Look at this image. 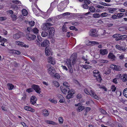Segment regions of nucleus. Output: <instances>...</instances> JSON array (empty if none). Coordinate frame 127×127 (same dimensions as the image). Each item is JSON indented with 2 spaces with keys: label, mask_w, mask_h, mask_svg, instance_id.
I'll list each match as a JSON object with an SVG mask.
<instances>
[{
  "label": "nucleus",
  "mask_w": 127,
  "mask_h": 127,
  "mask_svg": "<svg viewBox=\"0 0 127 127\" xmlns=\"http://www.w3.org/2000/svg\"><path fill=\"white\" fill-rule=\"evenodd\" d=\"M100 53L101 55H105L108 53L107 50L106 49H101L100 50Z\"/></svg>",
  "instance_id": "ddd939ff"
},
{
  "label": "nucleus",
  "mask_w": 127,
  "mask_h": 127,
  "mask_svg": "<svg viewBox=\"0 0 127 127\" xmlns=\"http://www.w3.org/2000/svg\"><path fill=\"white\" fill-rule=\"evenodd\" d=\"M34 97H31L30 99V102L31 104H34L36 103V99L33 100L32 99H34Z\"/></svg>",
  "instance_id": "2f4dec72"
},
{
  "label": "nucleus",
  "mask_w": 127,
  "mask_h": 127,
  "mask_svg": "<svg viewBox=\"0 0 127 127\" xmlns=\"http://www.w3.org/2000/svg\"><path fill=\"white\" fill-rule=\"evenodd\" d=\"M42 112V115L45 117L48 116L49 114V112L46 109L43 110Z\"/></svg>",
  "instance_id": "f3484780"
},
{
  "label": "nucleus",
  "mask_w": 127,
  "mask_h": 127,
  "mask_svg": "<svg viewBox=\"0 0 127 127\" xmlns=\"http://www.w3.org/2000/svg\"><path fill=\"white\" fill-rule=\"evenodd\" d=\"M23 34V33L21 32L16 33L13 35V37L14 39H17L20 38Z\"/></svg>",
  "instance_id": "9d476101"
},
{
  "label": "nucleus",
  "mask_w": 127,
  "mask_h": 127,
  "mask_svg": "<svg viewBox=\"0 0 127 127\" xmlns=\"http://www.w3.org/2000/svg\"><path fill=\"white\" fill-rule=\"evenodd\" d=\"M84 2L85 3L88 4H89L91 2V1L90 0H84Z\"/></svg>",
  "instance_id": "4d7b16f0"
},
{
  "label": "nucleus",
  "mask_w": 127,
  "mask_h": 127,
  "mask_svg": "<svg viewBox=\"0 0 127 127\" xmlns=\"http://www.w3.org/2000/svg\"><path fill=\"white\" fill-rule=\"evenodd\" d=\"M127 37V36L126 35H121L120 36V40H124Z\"/></svg>",
  "instance_id": "7c9ffc66"
},
{
  "label": "nucleus",
  "mask_w": 127,
  "mask_h": 127,
  "mask_svg": "<svg viewBox=\"0 0 127 127\" xmlns=\"http://www.w3.org/2000/svg\"><path fill=\"white\" fill-rule=\"evenodd\" d=\"M63 85L64 86L66 87H68L69 86V85L68 83L66 82H64L63 83Z\"/></svg>",
  "instance_id": "0e129e2a"
},
{
  "label": "nucleus",
  "mask_w": 127,
  "mask_h": 127,
  "mask_svg": "<svg viewBox=\"0 0 127 127\" xmlns=\"http://www.w3.org/2000/svg\"><path fill=\"white\" fill-rule=\"evenodd\" d=\"M59 123L60 124H62L64 121V120L63 118L61 117H60L59 118Z\"/></svg>",
  "instance_id": "8fccbe9b"
},
{
  "label": "nucleus",
  "mask_w": 127,
  "mask_h": 127,
  "mask_svg": "<svg viewBox=\"0 0 127 127\" xmlns=\"http://www.w3.org/2000/svg\"><path fill=\"white\" fill-rule=\"evenodd\" d=\"M124 95L127 98V88L125 89L123 92Z\"/></svg>",
  "instance_id": "ea45409f"
},
{
  "label": "nucleus",
  "mask_w": 127,
  "mask_h": 127,
  "mask_svg": "<svg viewBox=\"0 0 127 127\" xmlns=\"http://www.w3.org/2000/svg\"><path fill=\"white\" fill-rule=\"evenodd\" d=\"M14 51V52H13V53H14V54L17 55H19L21 54L20 52L19 51L15 50V51Z\"/></svg>",
  "instance_id": "e2e57ef3"
},
{
  "label": "nucleus",
  "mask_w": 127,
  "mask_h": 127,
  "mask_svg": "<svg viewBox=\"0 0 127 127\" xmlns=\"http://www.w3.org/2000/svg\"><path fill=\"white\" fill-rule=\"evenodd\" d=\"M6 19V18L5 17H0V21H3L5 20Z\"/></svg>",
  "instance_id": "338daca9"
},
{
  "label": "nucleus",
  "mask_w": 127,
  "mask_h": 127,
  "mask_svg": "<svg viewBox=\"0 0 127 127\" xmlns=\"http://www.w3.org/2000/svg\"><path fill=\"white\" fill-rule=\"evenodd\" d=\"M49 63L54 65L55 64V61L54 59L52 57H49L48 60Z\"/></svg>",
  "instance_id": "dca6fc26"
},
{
  "label": "nucleus",
  "mask_w": 127,
  "mask_h": 127,
  "mask_svg": "<svg viewBox=\"0 0 127 127\" xmlns=\"http://www.w3.org/2000/svg\"><path fill=\"white\" fill-rule=\"evenodd\" d=\"M49 41L47 39L44 40L41 43V46L42 47H45L46 46L49 45Z\"/></svg>",
  "instance_id": "f8f14e48"
},
{
  "label": "nucleus",
  "mask_w": 127,
  "mask_h": 127,
  "mask_svg": "<svg viewBox=\"0 0 127 127\" xmlns=\"http://www.w3.org/2000/svg\"><path fill=\"white\" fill-rule=\"evenodd\" d=\"M100 111L101 112L102 114H106V112L104 110L102 109H100Z\"/></svg>",
  "instance_id": "774afa93"
},
{
  "label": "nucleus",
  "mask_w": 127,
  "mask_h": 127,
  "mask_svg": "<svg viewBox=\"0 0 127 127\" xmlns=\"http://www.w3.org/2000/svg\"><path fill=\"white\" fill-rule=\"evenodd\" d=\"M119 58L120 60H122L125 58L124 55L123 54H121L119 56Z\"/></svg>",
  "instance_id": "052dcab7"
},
{
  "label": "nucleus",
  "mask_w": 127,
  "mask_h": 127,
  "mask_svg": "<svg viewBox=\"0 0 127 127\" xmlns=\"http://www.w3.org/2000/svg\"><path fill=\"white\" fill-rule=\"evenodd\" d=\"M87 55L86 53H85L84 54V55H83L82 58V59L84 61H86L88 60Z\"/></svg>",
  "instance_id": "bb28decb"
},
{
  "label": "nucleus",
  "mask_w": 127,
  "mask_h": 127,
  "mask_svg": "<svg viewBox=\"0 0 127 127\" xmlns=\"http://www.w3.org/2000/svg\"><path fill=\"white\" fill-rule=\"evenodd\" d=\"M115 47L116 49L120 51H124L126 50V49L124 47L121 46L119 45H116L115 46Z\"/></svg>",
  "instance_id": "2eb2a0df"
},
{
  "label": "nucleus",
  "mask_w": 127,
  "mask_h": 127,
  "mask_svg": "<svg viewBox=\"0 0 127 127\" xmlns=\"http://www.w3.org/2000/svg\"><path fill=\"white\" fill-rule=\"evenodd\" d=\"M121 80L123 82H126L127 80V74L123 75L121 77Z\"/></svg>",
  "instance_id": "6ab92c4d"
},
{
  "label": "nucleus",
  "mask_w": 127,
  "mask_h": 127,
  "mask_svg": "<svg viewBox=\"0 0 127 127\" xmlns=\"http://www.w3.org/2000/svg\"><path fill=\"white\" fill-rule=\"evenodd\" d=\"M93 75L95 77H97L99 78L100 81H101V79L100 75L99 74V72L97 70H94L93 71Z\"/></svg>",
  "instance_id": "9b49d317"
},
{
  "label": "nucleus",
  "mask_w": 127,
  "mask_h": 127,
  "mask_svg": "<svg viewBox=\"0 0 127 127\" xmlns=\"http://www.w3.org/2000/svg\"><path fill=\"white\" fill-rule=\"evenodd\" d=\"M48 33L47 32L43 31L41 32V35L43 37H45L48 35Z\"/></svg>",
  "instance_id": "cd10ccee"
},
{
  "label": "nucleus",
  "mask_w": 127,
  "mask_h": 127,
  "mask_svg": "<svg viewBox=\"0 0 127 127\" xmlns=\"http://www.w3.org/2000/svg\"><path fill=\"white\" fill-rule=\"evenodd\" d=\"M57 97L59 98V99H64L63 96L61 95L58 94L57 95Z\"/></svg>",
  "instance_id": "5fc2aeb1"
},
{
  "label": "nucleus",
  "mask_w": 127,
  "mask_h": 127,
  "mask_svg": "<svg viewBox=\"0 0 127 127\" xmlns=\"http://www.w3.org/2000/svg\"><path fill=\"white\" fill-rule=\"evenodd\" d=\"M38 30L37 28H35L32 29L30 27H28L27 29L25 31V32L29 34L31 32H33L34 33L37 34L38 33Z\"/></svg>",
  "instance_id": "f257e3e1"
},
{
  "label": "nucleus",
  "mask_w": 127,
  "mask_h": 127,
  "mask_svg": "<svg viewBox=\"0 0 127 127\" xmlns=\"http://www.w3.org/2000/svg\"><path fill=\"white\" fill-rule=\"evenodd\" d=\"M36 44L39 46H41V43H42V40L40 37H37V39L36 40Z\"/></svg>",
  "instance_id": "4468645a"
},
{
  "label": "nucleus",
  "mask_w": 127,
  "mask_h": 127,
  "mask_svg": "<svg viewBox=\"0 0 127 127\" xmlns=\"http://www.w3.org/2000/svg\"><path fill=\"white\" fill-rule=\"evenodd\" d=\"M70 30H75L76 31H78V29H77L75 28V27L74 26H71L69 27Z\"/></svg>",
  "instance_id": "a18cd8bd"
},
{
  "label": "nucleus",
  "mask_w": 127,
  "mask_h": 127,
  "mask_svg": "<svg viewBox=\"0 0 127 127\" xmlns=\"http://www.w3.org/2000/svg\"><path fill=\"white\" fill-rule=\"evenodd\" d=\"M45 122L47 124H52L54 125L55 124V123L54 122L52 121L46 120L45 121Z\"/></svg>",
  "instance_id": "603ef678"
},
{
  "label": "nucleus",
  "mask_w": 127,
  "mask_h": 127,
  "mask_svg": "<svg viewBox=\"0 0 127 127\" xmlns=\"http://www.w3.org/2000/svg\"><path fill=\"white\" fill-rule=\"evenodd\" d=\"M84 109V106H79L78 107V109L79 110L82 111V110Z\"/></svg>",
  "instance_id": "680f3d73"
},
{
  "label": "nucleus",
  "mask_w": 127,
  "mask_h": 127,
  "mask_svg": "<svg viewBox=\"0 0 127 127\" xmlns=\"http://www.w3.org/2000/svg\"><path fill=\"white\" fill-rule=\"evenodd\" d=\"M62 30L63 32H66L67 31V30L66 26L65 25H64L62 28Z\"/></svg>",
  "instance_id": "49530a36"
},
{
  "label": "nucleus",
  "mask_w": 127,
  "mask_h": 127,
  "mask_svg": "<svg viewBox=\"0 0 127 127\" xmlns=\"http://www.w3.org/2000/svg\"><path fill=\"white\" fill-rule=\"evenodd\" d=\"M90 11L92 12H93L95 11V9L94 7L93 6H91L89 7Z\"/></svg>",
  "instance_id": "4c0bfd02"
},
{
  "label": "nucleus",
  "mask_w": 127,
  "mask_h": 127,
  "mask_svg": "<svg viewBox=\"0 0 127 127\" xmlns=\"http://www.w3.org/2000/svg\"><path fill=\"white\" fill-rule=\"evenodd\" d=\"M93 16L95 18H98L100 17V15L99 14L95 13L93 15Z\"/></svg>",
  "instance_id": "09e8293b"
},
{
  "label": "nucleus",
  "mask_w": 127,
  "mask_h": 127,
  "mask_svg": "<svg viewBox=\"0 0 127 127\" xmlns=\"http://www.w3.org/2000/svg\"><path fill=\"white\" fill-rule=\"evenodd\" d=\"M49 24H50V22H47L44 23V25H43V29L45 31L48 30L46 27H47V26H48V25H49Z\"/></svg>",
  "instance_id": "a878e982"
},
{
  "label": "nucleus",
  "mask_w": 127,
  "mask_h": 127,
  "mask_svg": "<svg viewBox=\"0 0 127 127\" xmlns=\"http://www.w3.org/2000/svg\"><path fill=\"white\" fill-rule=\"evenodd\" d=\"M22 12L23 15L24 16L27 15L28 14L27 11L25 9H23L22 10Z\"/></svg>",
  "instance_id": "c756f323"
},
{
  "label": "nucleus",
  "mask_w": 127,
  "mask_h": 127,
  "mask_svg": "<svg viewBox=\"0 0 127 127\" xmlns=\"http://www.w3.org/2000/svg\"><path fill=\"white\" fill-rule=\"evenodd\" d=\"M111 90L112 92H114L116 90V88L114 85H112L111 87Z\"/></svg>",
  "instance_id": "6e6d98bb"
},
{
  "label": "nucleus",
  "mask_w": 127,
  "mask_h": 127,
  "mask_svg": "<svg viewBox=\"0 0 127 127\" xmlns=\"http://www.w3.org/2000/svg\"><path fill=\"white\" fill-rule=\"evenodd\" d=\"M124 15V14L123 13H118L117 15V16L118 17L121 18Z\"/></svg>",
  "instance_id": "864d4df0"
},
{
  "label": "nucleus",
  "mask_w": 127,
  "mask_h": 127,
  "mask_svg": "<svg viewBox=\"0 0 127 127\" xmlns=\"http://www.w3.org/2000/svg\"><path fill=\"white\" fill-rule=\"evenodd\" d=\"M15 44L17 45L21 46H22L24 44V43L18 41H16Z\"/></svg>",
  "instance_id": "e433bc0d"
},
{
  "label": "nucleus",
  "mask_w": 127,
  "mask_h": 127,
  "mask_svg": "<svg viewBox=\"0 0 127 127\" xmlns=\"http://www.w3.org/2000/svg\"><path fill=\"white\" fill-rule=\"evenodd\" d=\"M24 109L26 110L31 111L32 112H34L35 111V110L34 109L31 107H29L28 106L25 107Z\"/></svg>",
  "instance_id": "412c9836"
},
{
  "label": "nucleus",
  "mask_w": 127,
  "mask_h": 127,
  "mask_svg": "<svg viewBox=\"0 0 127 127\" xmlns=\"http://www.w3.org/2000/svg\"><path fill=\"white\" fill-rule=\"evenodd\" d=\"M45 52L46 55L48 56L52 54L51 51L49 49L48 47L47 46L46 47Z\"/></svg>",
  "instance_id": "a211bd4d"
},
{
  "label": "nucleus",
  "mask_w": 127,
  "mask_h": 127,
  "mask_svg": "<svg viewBox=\"0 0 127 127\" xmlns=\"http://www.w3.org/2000/svg\"><path fill=\"white\" fill-rule=\"evenodd\" d=\"M13 20H15L16 19L17 16L16 15L12 14L11 15Z\"/></svg>",
  "instance_id": "3c124183"
},
{
  "label": "nucleus",
  "mask_w": 127,
  "mask_h": 127,
  "mask_svg": "<svg viewBox=\"0 0 127 127\" xmlns=\"http://www.w3.org/2000/svg\"><path fill=\"white\" fill-rule=\"evenodd\" d=\"M7 85L8 87V88L9 90H12L14 87V86L12 84L8 83Z\"/></svg>",
  "instance_id": "b1692460"
},
{
  "label": "nucleus",
  "mask_w": 127,
  "mask_h": 127,
  "mask_svg": "<svg viewBox=\"0 0 127 127\" xmlns=\"http://www.w3.org/2000/svg\"><path fill=\"white\" fill-rule=\"evenodd\" d=\"M120 34H115L113 35V37L114 38H116V40L118 41L120 40Z\"/></svg>",
  "instance_id": "393cba45"
},
{
  "label": "nucleus",
  "mask_w": 127,
  "mask_h": 127,
  "mask_svg": "<svg viewBox=\"0 0 127 127\" xmlns=\"http://www.w3.org/2000/svg\"><path fill=\"white\" fill-rule=\"evenodd\" d=\"M74 56H73V54L71 56V58H72V63L73 65L74 64L76 63V60L77 59V57L75 55H74Z\"/></svg>",
  "instance_id": "5701e85b"
},
{
  "label": "nucleus",
  "mask_w": 127,
  "mask_h": 127,
  "mask_svg": "<svg viewBox=\"0 0 127 127\" xmlns=\"http://www.w3.org/2000/svg\"><path fill=\"white\" fill-rule=\"evenodd\" d=\"M32 88H30L29 89H27L26 90V91L27 92H28L29 93H30V92H32L33 90L32 89Z\"/></svg>",
  "instance_id": "bf43d9fd"
},
{
  "label": "nucleus",
  "mask_w": 127,
  "mask_h": 127,
  "mask_svg": "<svg viewBox=\"0 0 127 127\" xmlns=\"http://www.w3.org/2000/svg\"><path fill=\"white\" fill-rule=\"evenodd\" d=\"M121 69V68L120 66H119L115 65V70L117 71H120Z\"/></svg>",
  "instance_id": "58836bf2"
},
{
  "label": "nucleus",
  "mask_w": 127,
  "mask_h": 127,
  "mask_svg": "<svg viewBox=\"0 0 127 127\" xmlns=\"http://www.w3.org/2000/svg\"><path fill=\"white\" fill-rule=\"evenodd\" d=\"M69 88L68 87H66L65 88H61V90L62 92L64 94H66L67 91H68Z\"/></svg>",
  "instance_id": "aec40b11"
},
{
  "label": "nucleus",
  "mask_w": 127,
  "mask_h": 127,
  "mask_svg": "<svg viewBox=\"0 0 127 127\" xmlns=\"http://www.w3.org/2000/svg\"><path fill=\"white\" fill-rule=\"evenodd\" d=\"M49 30L50 31L48 36L49 38H52L54 35L55 30L54 28L53 27H52Z\"/></svg>",
  "instance_id": "1a4fd4ad"
},
{
  "label": "nucleus",
  "mask_w": 127,
  "mask_h": 127,
  "mask_svg": "<svg viewBox=\"0 0 127 127\" xmlns=\"http://www.w3.org/2000/svg\"><path fill=\"white\" fill-rule=\"evenodd\" d=\"M90 90L89 91V95H90L92 97L96 99H98L99 98V97L95 94L94 91L91 89L90 88Z\"/></svg>",
  "instance_id": "20e7f679"
},
{
  "label": "nucleus",
  "mask_w": 127,
  "mask_h": 127,
  "mask_svg": "<svg viewBox=\"0 0 127 127\" xmlns=\"http://www.w3.org/2000/svg\"><path fill=\"white\" fill-rule=\"evenodd\" d=\"M108 14L106 12H104L102 13L100 15V16L101 17H106L108 16Z\"/></svg>",
  "instance_id": "a19ab883"
},
{
  "label": "nucleus",
  "mask_w": 127,
  "mask_h": 127,
  "mask_svg": "<svg viewBox=\"0 0 127 127\" xmlns=\"http://www.w3.org/2000/svg\"><path fill=\"white\" fill-rule=\"evenodd\" d=\"M53 85L57 87H58L59 86V84L58 82L56 81H54L53 82Z\"/></svg>",
  "instance_id": "c9c22d12"
},
{
  "label": "nucleus",
  "mask_w": 127,
  "mask_h": 127,
  "mask_svg": "<svg viewBox=\"0 0 127 127\" xmlns=\"http://www.w3.org/2000/svg\"><path fill=\"white\" fill-rule=\"evenodd\" d=\"M66 63L67 65L68 68L71 67H72L71 66V62L69 59L67 60V61L66 62Z\"/></svg>",
  "instance_id": "c85d7f7f"
},
{
  "label": "nucleus",
  "mask_w": 127,
  "mask_h": 127,
  "mask_svg": "<svg viewBox=\"0 0 127 127\" xmlns=\"http://www.w3.org/2000/svg\"><path fill=\"white\" fill-rule=\"evenodd\" d=\"M32 87L37 93L40 94L41 93V89L39 86L34 84L32 85Z\"/></svg>",
  "instance_id": "7ed1b4c3"
},
{
  "label": "nucleus",
  "mask_w": 127,
  "mask_h": 127,
  "mask_svg": "<svg viewBox=\"0 0 127 127\" xmlns=\"http://www.w3.org/2000/svg\"><path fill=\"white\" fill-rule=\"evenodd\" d=\"M118 30L120 31H125L127 30V27H121L119 28Z\"/></svg>",
  "instance_id": "473e14b6"
},
{
  "label": "nucleus",
  "mask_w": 127,
  "mask_h": 127,
  "mask_svg": "<svg viewBox=\"0 0 127 127\" xmlns=\"http://www.w3.org/2000/svg\"><path fill=\"white\" fill-rule=\"evenodd\" d=\"M108 57L110 59L113 61L115 58V56L112 53H110L108 55Z\"/></svg>",
  "instance_id": "4be33fe9"
},
{
  "label": "nucleus",
  "mask_w": 127,
  "mask_h": 127,
  "mask_svg": "<svg viewBox=\"0 0 127 127\" xmlns=\"http://www.w3.org/2000/svg\"><path fill=\"white\" fill-rule=\"evenodd\" d=\"M47 66L50 67L48 69V73L51 75H53V74H54L55 73V70L54 69H53V67L51 66L50 64H48Z\"/></svg>",
  "instance_id": "423d86ee"
},
{
  "label": "nucleus",
  "mask_w": 127,
  "mask_h": 127,
  "mask_svg": "<svg viewBox=\"0 0 127 127\" xmlns=\"http://www.w3.org/2000/svg\"><path fill=\"white\" fill-rule=\"evenodd\" d=\"M26 36L28 40H33L36 38V36L34 35L27 33Z\"/></svg>",
  "instance_id": "39448f33"
},
{
  "label": "nucleus",
  "mask_w": 127,
  "mask_h": 127,
  "mask_svg": "<svg viewBox=\"0 0 127 127\" xmlns=\"http://www.w3.org/2000/svg\"><path fill=\"white\" fill-rule=\"evenodd\" d=\"M29 24L31 27L35 25V22L33 21H31L29 22Z\"/></svg>",
  "instance_id": "37998d69"
},
{
  "label": "nucleus",
  "mask_w": 127,
  "mask_h": 127,
  "mask_svg": "<svg viewBox=\"0 0 127 127\" xmlns=\"http://www.w3.org/2000/svg\"><path fill=\"white\" fill-rule=\"evenodd\" d=\"M87 4L85 3L82 5V7L84 9H87L89 8V6Z\"/></svg>",
  "instance_id": "79ce46f5"
},
{
  "label": "nucleus",
  "mask_w": 127,
  "mask_h": 127,
  "mask_svg": "<svg viewBox=\"0 0 127 127\" xmlns=\"http://www.w3.org/2000/svg\"><path fill=\"white\" fill-rule=\"evenodd\" d=\"M54 76V77L58 79L60 78V75L57 73H55Z\"/></svg>",
  "instance_id": "13d9d810"
},
{
  "label": "nucleus",
  "mask_w": 127,
  "mask_h": 127,
  "mask_svg": "<svg viewBox=\"0 0 127 127\" xmlns=\"http://www.w3.org/2000/svg\"><path fill=\"white\" fill-rule=\"evenodd\" d=\"M96 30L95 29H92L89 32L90 35L93 36H97V33Z\"/></svg>",
  "instance_id": "0eeeda50"
},
{
  "label": "nucleus",
  "mask_w": 127,
  "mask_h": 127,
  "mask_svg": "<svg viewBox=\"0 0 127 127\" xmlns=\"http://www.w3.org/2000/svg\"><path fill=\"white\" fill-rule=\"evenodd\" d=\"M82 66H83L82 67L83 68H84L86 69L88 68H90L91 67V66L90 65L87 64L84 65H83Z\"/></svg>",
  "instance_id": "c03bdc74"
},
{
  "label": "nucleus",
  "mask_w": 127,
  "mask_h": 127,
  "mask_svg": "<svg viewBox=\"0 0 127 127\" xmlns=\"http://www.w3.org/2000/svg\"><path fill=\"white\" fill-rule=\"evenodd\" d=\"M68 94L66 97L67 99H69L72 97L73 95L74 94V91L73 90H68Z\"/></svg>",
  "instance_id": "6e6552de"
},
{
  "label": "nucleus",
  "mask_w": 127,
  "mask_h": 127,
  "mask_svg": "<svg viewBox=\"0 0 127 127\" xmlns=\"http://www.w3.org/2000/svg\"><path fill=\"white\" fill-rule=\"evenodd\" d=\"M6 39H4L3 38H1V36H0V43L1 41H6Z\"/></svg>",
  "instance_id": "69168bd1"
},
{
  "label": "nucleus",
  "mask_w": 127,
  "mask_h": 127,
  "mask_svg": "<svg viewBox=\"0 0 127 127\" xmlns=\"http://www.w3.org/2000/svg\"><path fill=\"white\" fill-rule=\"evenodd\" d=\"M90 43H91V44L92 46L98 45L99 44L98 42L96 41H90Z\"/></svg>",
  "instance_id": "f704fd0d"
},
{
  "label": "nucleus",
  "mask_w": 127,
  "mask_h": 127,
  "mask_svg": "<svg viewBox=\"0 0 127 127\" xmlns=\"http://www.w3.org/2000/svg\"><path fill=\"white\" fill-rule=\"evenodd\" d=\"M65 1L61 2L58 5L57 7L59 11H62L64 10L66 7V4H65Z\"/></svg>",
  "instance_id": "f03ea898"
},
{
  "label": "nucleus",
  "mask_w": 127,
  "mask_h": 127,
  "mask_svg": "<svg viewBox=\"0 0 127 127\" xmlns=\"http://www.w3.org/2000/svg\"><path fill=\"white\" fill-rule=\"evenodd\" d=\"M117 10L116 8H110L108 9L110 13H113Z\"/></svg>",
  "instance_id": "72a5a7b5"
},
{
  "label": "nucleus",
  "mask_w": 127,
  "mask_h": 127,
  "mask_svg": "<svg viewBox=\"0 0 127 127\" xmlns=\"http://www.w3.org/2000/svg\"><path fill=\"white\" fill-rule=\"evenodd\" d=\"M12 2L16 4H21V2L18 0H12Z\"/></svg>",
  "instance_id": "de8ad7c7"
}]
</instances>
